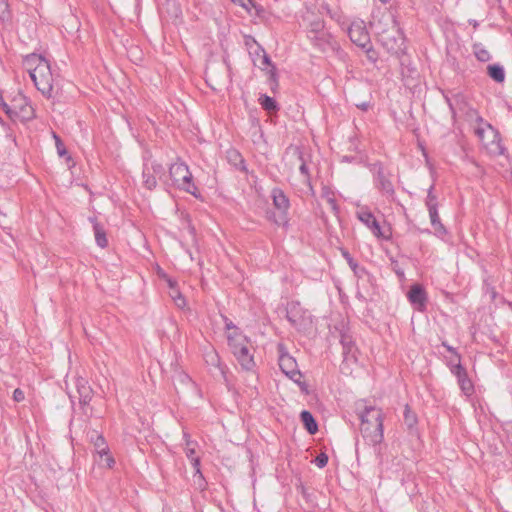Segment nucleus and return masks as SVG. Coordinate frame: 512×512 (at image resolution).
Listing matches in <instances>:
<instances>
[{"instance_id": "nucleus-1", "label": "nucleus", "mask_w": 512, "mask_h": 512, "mask_svg": "<svg viewBox=\"0 0 512 512\" xmlns=\"http://www.w3.org/2000/svg\"><path fill=\"white\" fill-rule=\"evenodd\" d=\"M359 417L361 420L360 431L363 438L371 445L380 444L384 437L382 410L374 406H365Z\"/></svg>"}, {"instance_id": "nucleus-2", "label": "nucleus", "mask_w": 512, "mask_h": 512, "mask_svg": "<svg viewBox=\"0 0 512 512\" xmlns=\"http://www.w3.org/2000/svg\"><path fill=\"white\" fill-rule=\"evenodd\" d=\"M169 175L173 185L195 197H198V189L193 183L192 174L188 166L183 162L173 163L169 167Z\"/></svg>"}, {"instance_id": "nucleus-3", "label": "nucleus", "mask_w": 512, "mask_h": 512, "mask_svg": "<svg viewBox=\"0 0 512 512\" xmlns=\"http://www.w3.org/2000/svg\"><path fill=\"white\" fill-rule=\"evenodd\" d=\"M253 64L261 70L267 71L268 81L272 91L278 87V76L276 68L273 65L269 55L265 52L264 48L257 45L253 51L250 52Z\"/></svg>"}, {"instance_id": "nucleus-4", "label": "nucleus", "mask_w": 512, "mask_h": 512, "mask_svg": "<svg viewBox=\"0 0 512 512\" xmlns=\"http://www.w3.org/2000/svg\"><path fill=\"white\" fill-rule=\"evenodd\" d=\"M35 87L42 93L46 98H51L53 95V74L51 71L50 63L47 61L38 67L33 69V74L30 76Z\"/></svg>"}, {"instance_id": "nucleus-5", "label": "nucleus", "mask_w": 512, "mask_h": 512, "mask_svg": "<svg viewBox=\"0 0 512 512\" xmlns=\"http://www.w3.org/2000/svg\"><path fill=\"white\" fill-rule=\"evenodd\" d=\"M279 367L281 371L292 381L299 385L302 391H306V384L301 381L302 374L297 369L296 360L290 356L282 344L278 345Z\"/></svg>"}, {"instance_id": "nucleus-6", "label": "nucleus", "mask_w": 512, "mask_h": 512, "mask_svg": "<svg viewBox=\"0 0 512 512\" xmlns=\"http://www.w3.org/2000/svg\"><path fill=\"white\" fill-rule=\"evenodd\" d=\"M393 26L391 30L383 31L379 33V41L387 52L391 54H399L404 51V35L400 29L396 26L395 20L391 18Z\"/></svg>"}, {"instance_id": "nucleus-7", "label": "nucleus", "mask_w": 512, "mask_h": 512, "mask_svg": "<svg viewBox=\"0 0 512 512\" xmlns=\"http://www.w3.org/2000/svg\"><path fill=\"white\" fill-rule=\"evenodd\" d=\"M372 171L374 172V182L376 188L389 199L395 196L394 186L391 182L390 175L385 172L382 164H373Z\"/></svg>"}, {"instance_id": "nucleus-8", "label": "nucleus", "mask_w": 512, "mask_h": 512, "mask_svg": "<svg viewBox=\"0 0 512 512\" xmlns=\"http://www.w3.org/2000/svg\"><path fill=\"white\" fill-rule=\"evenodd\" d=\"M348 35L354 44L363 49H367V53L371 52V49L368 48L370 45V35L363 21L353 22L348 28Z\"/></svg>"}, {"instance_id": "nucleus-9", "label": "nucleus", "mask_w": 512, "mask_h": 512, "mask_svg": "<svg viewBox=\"0 0 512 512\" xmlns=\"http://www.w3.org/2000/svg\"><path fill=\"white\" fill-rule=\"evenodd\" d=\"M450 364L451 373L457 378L460 389L465 395H471L474 391V387L468 377L466 369L460 362L453 364V360H451Z\"/></svg>"}, {"instance_id": "nucleus-10", "label": "nucleus", "mask_w": 512, "mask_h": 512, "mask_svg": "<svg viewBox=\"0 0 512 512\" xmlns=\"http://www.w3.org/2000/svg\"><path fill=\"white\" fill-rule=\"evenodd\" d=\"M487 152L492 156L504 155L506 149L502 144L501 135L495 128L488 130V139L484 144Z\"/></svg>"}, {"instance_id": "nucleus-11", "label": "nucleus", "mask_w": 512, "mask_h": 512, "mask_svg": "<svg viewBox=\"0 0 512 512\" xmlns=\"http://www.w3.org/2000/svg\"><path fill=\"white\" fill-rule=\"evenodd\" d=\"M407 297L411 304L414 305L417 310H424L427 302V295L424 288L421 285H412L407 293Z\"/></svg>"}, {"instance_id": "nucleus-12", "label": "nucleus", "mask_w": 512, "mask_h": 512, "mask_svg": "<svg viewBox=\"0 0 512 512\" xmlns=\"http://www.w3.org/2000/svg\"><path fill=\"white\" fill-rule=\"evenodd\" d=\"M358 219L365 224L373 233L374 236L380 238L385 237L382 233L379 222L375 216L367 209H361L357 212Z\"/></svg>"}, {"instance_id": "nucleus-13", "label": "nucleus", "mask_w": 512, "mask_h": 512, "mask_svg": "<svg viewBox=\"0 0 512 512\" xmlns=\"http://www.w3.org/2000/svg\"><path fill=\"white\" fill-rule=\"evenodd\" d=\"M308 39L316 48L323 52L334 48L332 35L325 28L320 30L317 34H312Z\"/></svg>"}, {"instance_id": "nucleus-14", "label": "nucleus", "mask_w": 512, "mask_h": 512, "mask_svg": "<svg viewBox=\"0 0 512 512\" xmlns=\"http://www.w3.org/2000/svg\"><path fill=\"white\" fill-rule=\"evenodd\" d=\"M340 343L343 348V357L344 361H357V348L355 346L354 340L350 334L347 332L341 333Z\"/></svg>"}, {"instance_id": "nucleus-15", "label": "nucleus", "mask_w": 512, "mask_h": 512, "mask_svg": "<svg viewBox=\"0 0 512 512\" xmlns=\"http://www.w3.org/2000/svg\"><path fill=\"white\" fill-rule=\"evenodd\" d=\"M16 103L18 104V107L16 108L15 119L28 121L34 118V109L28 103V100L25 96L19 94L16 97Z\"/></svg>"}, {"instance_id": "nucleus-16", "label": "nucleus", "mask_w": 512, "mask_h": 512, "mask_svg": "<svg viewBox=\"0 0 512 512\" xmlns=\"http://www.w3.org/2000/svg\"><path fill=\"white\" fill-rule=\"evenodd\" d=\"M96 453L99 455L101 460L104 461V465L108 468H112L115 460L109 453V447L103 436H97L93 443Z\"/></svg>"}, {"instance_id": "nucleus-17", "label": "nucleus", "mask_w": 512, "mask_h": 512, "mask_svg": "<svg viewBox=\"0 0 512 512\" xmlns=\"http://www.w3.org/2000/svg\"><path fill=\"white\" fill-rule=\"evenodd\" d=\"M286 317L294 327H301L304 323V312L298 302H289L286 308Z\"/></svg>"}, {"instance_id": "nucleus-18", "label": "nucleus", "mask_w": 512, "mask_h": 512, "mask_svg": "<svg viewBox=\"0 0 512 512\" xmlns=\"http://www.w3.org/2000/svg\"><path fill=\"white\" fill-rule=\"evenodd\" d=\"M228 339V345L234 354L235 352H238L241 348L249 345V339L243 335L239 330H235L232 332H229L227 335Z\"/></svg>"}, {"instance_id": "nucleus-19", "label": "nucleus", "mask_w": 512, "mask_h": 512, "mask_svg": "<svg viewBox=\"0 0 512 512\" xmlns=\"http://www.w3.org/2000/svg\"><path fill=\"white\" fill-rule=\"evenodd\" d=\"M243 369L250 371L255 367L253 355L250 352L249 345L241 348L238 352L233 354Z\"/></svg>"}, {"instance_id": "nucleus-20", "label": "nucleus", "mask_w": 512, "mask_h": 512, "mask_svg": "<svg viewBox=\"0 0 512 512\" xmlns=\"http://www.w3.org/2000/svg\"><path fill=\"white\" fill-rule=\"evenodd\" d=\"M48 60H46L43 56L32 53L28 54L23 58V66L28 71L29 75L32 76L33 69L36 70L38 67H40L41 64L46 63Z\"/></svg>"}, {"instance_id": "nucleus-21", "label": "nucleus", "mask_w": 512, "mask_h": 512, "mask_svg": "<svg viewBox=\"0 0 512 512\" xmlns=\"http://www.w3.org/2000/svg\"><path fill=\"white\" fill-rule=\"evenodd\" d=\"M271 196L273 199V204L277 209L283 212H286L288 210L290 206L289 199L281 189H273Z\"/></svg>"}, {"instance_id": "nucleus-22", "label": "nucleus", "mask_w": 512, "mask_h": 512, "mask_svg": "<svg viewBox=\"0 0 512 512\" xmlns=\"http://www.w3.org/2000/svg\"><path fill=\"white\" fill-rule=\"evenodd\" d=\"M226 158L228 162L234 166L236 169L245 172L246 166L245 161L241 155V153L236 149H229L226 152Z\"/></svg>"}, {"instance_id": "nucleus-23", "label": "nucleus", "mask_w": 512, "mask_h": 512, "mask_svg": "<svg viewBox=\"0 0 512 512\" xmlns=\"http://www.w3.org/2000/svg\"><path fill=\"white\" fill-rule=\"evenodd\" d=\"M184 437L186 438V448H185V454L188 459H190L192 466L196 469L197 472H200V458L195 456V446L196 443L193 441H190L188 439V435L184 434Z\"/></svg>"}, {"instance_id": "nucleus-24", "label": "nucleus", "mask_w": 512, "mask_h": 512, "mask_svg": "<svg viewBox=\"0 0 512 512\" xmlns=\"http://www.w3.org/2000/svg\"><path fill=\"white\" fill-rule=\"evenodd\" d=\"M342 256L346 259L349 267L353 271L354 275L357 278H363L368 275V271L365 267L359 266L358 263L353 259L350 253L346 250L342 251Z\"/></svg>"}, {"instance_id": "nucleus-25", "label": "nucleus", "mask_w": 512, "mask_h": 512, "mask_svg": "<svg viewBox=\"0 0 512 512\" xmlns=\"http://www.w3.org/2000/svg\"><path fill=\"white\" fill-rule=\"evenodd\" d=\"M428 212H429L431 225L435 230V234L437 236H444L447 233V231H446L444 225L440 221V217L438 214V208L432 207V209L428 210Z\"/></svg>"}, {"instance_id": "nucleus-26", "label": "nucleus", "mask_w": 512, "mask_h": 512, "mask_svg": "<svg viewBox=\"0 0 512 512\" xmlns=\"http://www.w3.org/2000/svg\"><path fill=\"white\" fill-rule=\"evenodd\" d=\"M142 183L148 190H153L157 186L156 176L151 172L148 163L143 165Z\"/></svg>"}, {"instance_id": "nucleus-27", "label": "nucleus", "mask_w": 512, "mask_h": 512, "mask_svg": "<svg viewBox=\"0 0 512 512\" xmlns=\"http://www.w3.org/2000/svg\"><path fill=\"white\" fill-rule=\"evenodd\" d=\"M300 419L310 434H315L318 431L317 422L309 411H302L300 414Z\"/></svg>"}, {"instance_id": "nucleus-28", "label": "nucleus", "mask_w": 512, "mask_h": 512, "mask_svg": "<svg viewBox=\"0 0 512 512\" xmlns=\"http://www.w3.org/2000/svg\"><path fill=\"white\" fill-rule=\"evenodd\" d=\"M477 122L479 123V126L475 128V134L484 145L488 139V130L494 127L485 122L481 116H477Z\"/></svg>"}, {"instance_id": "nucleus-29", "label": "nucleus", "mask_w": 512, "mask_h": 512, "mask_svg": "<svg viewBox=\"0 0 512 512\" xmlns=\"http://www.w3.org/2000/svg\"><path fill=\"white\" fill-rule=\"evenodd\" d=\"M487 74L497 83H502L505 80L504 68L499 64L488 65Z\"/></svg>"}, {"instance_id": "nucleus-30", "label": "nucleus", "mask_w": 512, "mask_h": 512, "mask_svg": "<svg viewBox=\"0 0 512 512\" xmlns=\"http://www.w3.org/2000/svg\"><path fill=\"white\" fill-rule=\"evenodd\" d=\"M93 230L97 245L101 248H105L108 245V240L103 226L95 221Z\"/></svg>"}, {"instance_id": "nucleus-31", "label": "nucleus", "mask_w": 512, "mask_h": 512, "mask_svg": "<svg viewBox=\"0 0 512 512\" xmlns=\"http://www.w3.org/2000/svg\"><path fill=\"white\" fill-rule=\"evenodd\" d=\"M259 104L268 113L277 112L279 110L278 104L274 98L262 94L259 98Z\"/></svg>"}, {"instance_id": "nucleus-32", "label": "nucleus", "mask_w": 512, "mask_h": 512, "mask_svg": "<svg viewBox=\"0 0 512 512\" xmlns=\"http://www.w3.org/2000/svg\"><path fill=\"white\" fill-rule=\"evenodd\" d=\"M79 394V403L81 406H86L90 403L92 399L93 391L90 386H81V388L77 391Z\"/></svg>"}, {"instance_id": "nucleus-33", "label": "nucleus", "mask_w": 512, "mask_h": 512, "mask_svg": "<svg viewBox=\"0 0 512 512\" xmlns=\"http://www.w3.org/2000/svg\"><path fill=\"white\" fill-rule=\"evenodd\" d=\"M12 20V14L9 9V4L6 0H0V21L3 24H9Z\"/></svg>"}, {"instance_id": "nucleus-34", "label": "nucleus", "mask_w": 512, "mask_h": 512, "mask_svg": "<svg viewBox=\"0 0 512 512\" xmlns=\"http://www.w3.org/2000/svg\"><path fill=\"white\" fill-rule=\"evenodd\" d=\"M205 359H206V362L211 365V366H214L216 368L219 369L220 373L224 376L225 375V371H224V368L222 367L221 365V361H220V357L219 355L216 353V351H211L209 353L206 354L205 356Z\"/></svg>"}, {"instance_id": "nucleus-35", "label": "nucleus", "mask_w": 512, "mask_h": 512, "mask_svg": "<svg viewBox=\"0 0 512 512\" xmlns=\"http://www.w3.org/2000/svg\"><path fill=\"white\" fill-rule=\"evenodd\" d=\"M473 52L475 57L481 62H487L491 59L490 53L481 44H475Z\"/></svg>"}, {"instance_id": "nucleus-36", "label": "nucleus", "mask_w": 512, "mask_h": 512, "mask_svg": "<svg viewBox=\"0 0 512 512\" xmlns=\"http://www.w3.org/2000/svg\"><path fill=\"white\" fill-rule=\"evenodd\" d=\"M1 106L5 113L8 115V117L12 120L15 119L16 114V108L18 107V104L16 103V97L12 100V104H7L2 98H1Z\"/></svg>"}, {"instance_id": "nucleus-37", "label": "nucleus", "mask_w": 512, "mask_h": 512, "mask_svg": "<svg viewBox=\"0 0 512 512\" xmlns=\"http://www.w3.org/2000/svg\"><path fill=\"white\" fill-rule=\"evenodd\" d=\"M324 29V21L321 19H316L312 21L307 30V37L312 34H317L320 30Z\"/></svg>"}, {"instance_id": "nucleus-38", "label": "nucleus", "mask_w": 512, "mask_h": 512, "mask_svg": "<svg viewBox=\"0 0 512 512\" xmlns=\"http://www.w3.org/2000/svg\"><path fill=\"white\" fill-rule=\"evenodd\" d=\"M433 190H434V185L430 186V188L428 189V193H427L426 206H427L428 210L432 209V207L438 208L437 197L433 193Z\"/></svg>"}, {"instance_id": "nucleus-39", "label": "nucleus", "mask_w": 512, "mask_h": 512, "mask_svg": "<svg viewBox=\"0 0 512 512\" xmlns=\"http://www.w3.org/2000/svg\"><path fill=\"white\" fill-rule=\"evenodd\" d=\"M52 135L55 140V145H56L57 152H58L59 156L60 157L65 156L67 154V150L65 148L63 141L55 132H52Z\"/></svg>"}, {"instance_id": "nucleus-40", "label": "nucleus", "mask_w": 512, "mask_h": 512, "mask_svg": "<svg viewBox=\"0 0 512 512\" xmlns=\"http://www.w3.org/2000/svg\"><path fill=\"white\" fill-rule=\"evenodd\" d=\"M149 168L156 177L158 176L161 178V176L165 174V168L160 163L151 162V164H149Z\"/></svg>"}, {"instance_id": "nucleus-41", "label": "nucleus", "mask_w": 512, "mask_h": 512, "mask_svg": "<svg viewBox=\"0 0 512 512\" xmlns=\"http://www.w3.org/2000/svg\"><path fill=\"white\" fill-rule=\"evenodd\" d=\"M315 465L319 468H323L328 463V456L325 453H320L314 460Z\"/></svg>"}, {"instance_id": "nucleus-42", "label": "nucleus", "mask_w": 512, "mask_h": 512, "mask_svg": "<svg viewBox=\"0 0 512 512\" xmlns=\"http://www.w3.org/2000/svg\"><path fill=\"white\" fill-rule=\"evenodd\" d=\"M405 423L409 428H412L416 424V417L414 414H411L408 409L405 410Z\"/></svg>"}, {"instance_id": "nucleus-43", "label": "nucleus", "mask_w": 512, "mask_h": 512, "mask_svg": "<svg viewBox=\"0 0 512 512\" xmlns=\"http://www.w3.org/2000/svg\"><path fill=\"white\" fill-rule=\"evenodd\" d=\"M13 399L16 402L23 401L25 399L24 392L21 389H19V388L15 389L13 391Z\"/></svg>"}, {"instance_id": "nucleus-44", "label": "nucleus", "mask_w": 512, "mask_h": 512, "mask_svg": "<svg viewBox=\"0 0 512 512\" xmlns=\"http://www.w3.org/2000/svg\"><path fill=\"white\" fill-rule=\"evenodd\" d=\"M325 197H326L327 203L330 205L331 209L336 212L338 207H337L335 198L333 196H330L328 192L326 193Z\"/></svg>"}, {"instance_id": "nucleus-45", "label": "nucleus", "mask_w": 512, "mask_h": 512, "mask_svg": "<svg viewBox=\"0 0 512 512\" xmlns=\"http://www.w3.org/2000/svg\"><path fill=\"white\" fill-rule=\"evenodd\" d=\"M173 299L175 301V304L179 307V308H182L185 306L186 304V301H185V298L181 295V293H178L177 296H174L173 295Z\"/></svg>"}, {"instance_id": "nucleus-46", "label": "nucleus", "mask_w": 512, "mask_h": 512, "mask_svg": "<svg viewBox=\"0 0 512 512\" xmlns=\"http://www.w3.org/2000/svg\"><path fill=\"white\" fill-rule=\"evenodd\" d=\"M232 2L239 4L241 7L249 11V6L253 4L252 0H231Z\"/></svg>"}, {"instance_id": "nucleus-47", "label": "nucleus", "mask_w": 512, "mask_h": 512, "mask_svg": "<svg viewBox=\"0 0 512 512\" xmlns=\"http://www.w3.org/2000/svg\"><path fill=\"white\" fill-rule=\"evenodd\" d=\"M442 345H443V346H444V347H445L449 352H451V353H453V354H454V357H455V359L457 360V362H460V355L456 352V350H455L452 346L448 345V343H447V342H443V343H442Z\"/></svg>"}, {"instance_id": "nucleus-48", "label": "nucleus", "mask_w": 512, "mask_h": 512, "mask_svg": "<svg viewBox=\"0 0 512 512\" xmlns=\"http://www.w3.org/2000/svg\"><path fill=\"white\" fill-rule=\"evenodd\" d=\"M300 159L303 160L302 156H300ZM299 170H300L301 174H303L305 177H307V178L309 177L308 167L304 161H302V163L299 167Z\"/></svg>"}, {"instance_id": "nucleus-49", "label": "nucleus", "mask_w": 512, "mask_h": 512, "mask_svg": "<svg viewBox=\"0 0 512 512\" xmlns=\"http://www.w3.org/2000/svg\"><path fill=\"white\" fill-rule=\"evenodd\" d=\"M87 436H88L90 442L93 444L95 442V438L97 436H102V435L99 434L96 430H91L88 432Z\"/></svg>"}, {"instance_id": "nucleus-50", "label": "nucleus", "mask_w": 512, "mask_h": 512, "mask_svg": "<svg viewBox=\"0 0 512 512\" xmlns=\"http://www.w3.org/2000/svg\"><path fill=\"white\" fill-rule=\"evenodd\" d=\"M81 386H89L88 382L84 378H78L76 382L77 391L81 388Z\"/></svg>"}, {"instance_id": "nucleus-51", "label": "nucleus", "mask_w": 512, "mask_h": 512, "mask_svg": "<svg viewBox=\"0 0 512 512\" xmlns=\"http://www.w3.org/2000/svg\"><path fill=\"white\" fill-rule=\"evenodd\" d=\"M356 106L363 111H367L370 108L369 102H362L360 104H357Z\"/></svg>"}, {"instance_id": "nucleus-52", "label": "nucleus", "mask_w": 512, "mask_h": 512, "mask_svg": "<svg viewBox=\"0 0 512 512\" xmlns=\"http://www.w3.org/2000/svg\"><path fill=\"white\" fill-rule=\"evenodd\" d=\"M225 326H226L227 330H233V331L238 330L231 321H228V319H226Z\"/></svg>"}, {"instance_id": "nucleus-53", "label": "nucleus", "mask_w": 512, "mask_h": 512, "mask_svg": "<svg viewBox=\"0 0 512 512\" xmlns=\"http://www.w3.org/2000/svg\"><path fill=\"white\" fill-rule=\"evenodd\" d=\"M168 284H169V286H170V288H171V289L175 288V287H174V286H175V283H174L172 280H170V279H169V280H168Z\"/></svg>"}, {"instance_id": "nucleus-54", "label": "nucleus", "mask_w": 512, "mask_h": 512, "mask_svg": "<svg viewBox=\"0 0 512 512\" xmlns=\"http://www.w3.org/2000/svg\"><path fill=\"white\" fill-rule=\"evenodd\" d=\"M180 293L178 290H176L175 288L172 289V294L171 296L173 297L174 296H177V294Z\"/></svg>"}, {"instance_id": "nucleus-55", "label": "nucleus", "mask_w": 512, "mask_h": 512, "mask_svg": "<svg viewBox=\"0 0 512 512\" xmlns=\"http://www.w3.org/2000/svg\"><path fill=\"white\" fill-rule=\"evenodd\" d=\"M352 160L351 157H348V156H344L343 157V161H347V162H350Z\"/></svg>"}, {"instance_id": "nucleus-56", "label": "nucleus", "mask_w": 512, "mask_h": 512, "mask_svg": "<svg viewBox=\"0 0 512 512\" xmlns=\"http://www.w3.org/2000/svg\"><path fill=\"white\" fill-rule=\"evenodd\" d=\"M275 224L280 225L281 223L277 220H274Z\"/></svg>"}, {"instance_id": "nucleus-57", "label": "nucleus", "mask_w": 512, "mask_h": 512, "mask_svg": "<svg viewBox=\"0 0 512 512\" xmlns=\"http://www.w3.org/2000/svg\"><path fill=\"white\" fill-rule=\"evenodd\" d=\"M382 3H387L389 0H380Z\"/></svg>"}]
</instances>
